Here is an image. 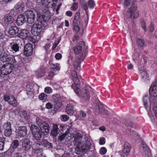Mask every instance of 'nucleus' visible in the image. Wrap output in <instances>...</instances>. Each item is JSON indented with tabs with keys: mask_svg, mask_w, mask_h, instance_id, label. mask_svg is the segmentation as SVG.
I'll return each instance as SVG.
<instances>
[{
	"mask_svg": "<svg viewBox=\"0 0 157 157\" xmlns=\"http://www.w3.org/2000/svg\"><path fill=\"white\" fill-rule=\"evenodd\" d=\"M30 129L36 141V142L37 144L44 147L49 146L48 147L51 146V144L49 143L47 140L43 139L41 140L42 133L46 135L47 133L43 132V131L40 129V128H39L37 126L34 124L31 125Z\"/></svg>",
	"mask_w": 157,
	"mask_h": 157,
	"instance_id": "obj_1",
	"label": "nucleus"
},
{
	"mask_svg": "<svg viewBox=\"0 0 157 157\" xmlns=\"http://www.w3.org/2000/svg\"><path fill=\"white\" fill-rule=\"evenodd\" d=\"M73 80L74 84L72 86V87L74 89L75 92L81 98L83 99L87 100L89 98L90 92L89 90L91 89V88L89 86H87L86 88L83 89L82 90L78 89L77 85L80 83L79 79L77 76L73 77Z\"/></svg>",
	"mask_w": 157,
	"mask_h": 157,
	"instance_id": "obj_2",
	"label": "nucleus"
},
{
	"mask_svg": "<svg viewBox=\"0 0 157 157\" xmlns=\"http://www.w3.org/2000/svg\"><path fill=\"white\" fill-rule=\"evenodd\" d=\"M137 7L136 4L132 5L130 8L124 11V16L126 17H130L133 19L137 18L139 16V12Z\"/></svg>",
	"mask_w": 157,
	"mask_h": 157,
	"instance_id": "obj_3",
	"label": "nucleus"
},
{
	"mask_svg": "<svg viewBox=\"0 0 157 157\" xmlns=\"http://www.w3.org/2000/svg\"><path fill=\"white\" fill-rule=\"evenodd\" d=\"M18 58L17 56H10L9 53L6 50L2 51L0 55V60L2 62H7L12 63H15L17 62Z\"/></svg>",
	"mask_w": 157,
	"mask_h": 157,
	"instance_id": "obj_4",
	"label": "nucleus"
},
{
	"mask_svg": "<svg viewBox=\"0 0 157 157\" xmlns=\"http://www.w3.org/2000/svg\"><path fill=\"white\" fill-rule=\"evenodd\" d=\"M85 44L83 41H81L77 44V46L74 47V50L76 54H78L82 51H83L81 56L80 55L79 57V61H82L86 56L87 53L85 52H84L85 49Z\"/></svg>",
	"mask_w": 157,
	"mask_h": 157,
	"instance_id": "obj_5",
	"label": "nucleus"
},
{
	"mask_svg": "<svg viewBox=\"0 0 157 157\" xmlns=\"http://www.w3.org/2000/svg\"><path fill=\"white\" fill-rule=\"evenodd\" d=\"M43 25H45V24L41 21L35 22L31 28V32L33 35L35 36L39 35L44 27Z\"/></svg>",
	"mask_w": 157,
	"mask_h": 157,
	"instance_id": "obj_6",
	"label": "nucleus"
},
{
	"mask_svg": "<svg viewBox=\"0 0 157 157\" xmlns=\"http://www.w3.org/2000/svg\"><path fill=\"white\" fill-rule=\"evenodd\" d=\"M44 120L43 117L39 116L36 117V122L40 127V129L43 131V132L48 133L49 130V126L47 123L44 121Z\"/></svg>",
	"mask_w": 157,
	"mask_h": 157,
	"instance_id": "obj_7",
	"label": "nucleus"
},
{
	"mask_svg": "<svg viewBox=\"0 0 157 157\" xmlns=\"http://www.w3.org/2000/svg\"><path fill=\"white\" fill-rule=\"evenodd\" d=\"M37 14L38 17L41 20L42 19L43 21L42 22L46 25V21L50 19V15L49 11L45 10L40 9L37 11Z\"/></svg>",
	"mask_w": 157,
	"mask_h": 157,
	"instance_id": "obj_8",
	"label": "nucleus"
},
{
	"mask_svg": "<svg viewBox=\"0 0 157 157\" xmlns=\"http://www.w3.org/2000/svg\"><path fill=\"white\" fill-rule=\"evenodd\" d=\"M14 67V65L13 64L6 63L2 67L0 70V73L4 75H9L12 72Z\"/></svg>",
	"mask_w": 157,
	"mask_h": 157,
	"instance_id": "obj_9",
	"label": "nucleus"
},
{
	"mask_svg": "<svg viewBox=\"0 0 157 157\" xmlns=\"http://www.w3.org/2000/svg\"><path fill=\"white\" fill-rule=\"evenodd\" d=\"M2 23L6 26H10L14 25V19L13 17L10 15H7L2 19Z\"/></svg>",
	"mask_w": 157,
	"mask_h": 157,
	"instance_id": "obj_10",
	"label": "nucleus"
},
{
	"mask_svg": "<svg viewBox=\"0 0 157 157\" xmlns=\"http://www.w3.org/2000/svg\"><path fill=\"white\" fill-rule=\"evenodd\" d=\"M140 146L141 149L143 150L142 152L144 157H151L150 151L146 144L142 142Z\"/></svg>",
	"mask_w": 157,
	"mask_h": 157,
	"instance_id": "obj_11",
	"label": "nucleus"
},
{
	"mask_svg": "<svg viewBox=\"0 0 157 157\" xmlns=\"http://www.w3.org/2000/svg\"><path fill=\"white\" fill-rule=\"evenodd\" d=\"M25 14L28 23H33L35 20V16L34 13L31 10H28L25 12Z\"/></svg>",
	"mask_w": 157,
	"mask_h": 157,
	"instance_id": "obj_12",
	"label": "nucleus"
},
{
	"mask_svg": "<svg viewBox=\"0 0 157 157\" xmlns=\"http://www.w3.org/2000/svg\"><path fill=\"white\" fill-rule=\"evenodd\" d=\"M33 48L32 44L29 43L27 44L25 46L24 54L26 56H29L33 54Z\"/></svg>",
	"mask_w": 157,
	"mask_h": 157,
	"instance_id": "obj_13",
	"label": "nucleus"
},
{
	"mask_svg": "<svg viewBox=\"0 0 157 157\" xmlns=\"http://www.w3.org/2000/svg\"><path fill=\"white\" fill-rule=\"evenodd\" d=\"M149 93L152 97H157V81H154L151 85L149 89Z\"/></svg>",
	"mask_w": 157,
	"mask_h": 157,
	"instance_id": "obj_14",
	"label": "nucleus"
},
{
	"mask_svg": "<svg viewBox=\"0 0 157 157\" xmlns=\"http://www.w3.org/2000/svg\"><path fill=\"white\" fill-rule=\"evenodd\" d=\"M3 128L4 130V133L5 136H10L12 133L11 124L10 123L7 122L5 123L3 125Z\"/></svg>",
	"mask_w": 157,
	"mask_h": 157,
	"instance_id": "obj_15",
	"label": "nucleus"
},
{
	"mask_svg": "<svg viewBox=\"0 0 157 157\" xmlns=\"http://www.w3.org/2000/svg\"><path fill=\"white\" fill-rule=\"evenodd\" d=\"M19 42H20V40H17L15 41L11 42L10 44L9 47L11 49V51L13 52H16L19 50V47L18 44H19Z\"/></svg>",
	"mask_w": 157,
	"mask_h": 157,
	"instance_id": "obj_16",
	"label": "nucleus"
},
{
	"mask_svg": "<svg viewBox=\"0 0 157 157\" xmlns=\"http://www.w3.org/2000/svg\"><path fill=\"white\" fill-rule=\"evenodd\" d=\"M27 132V130L26 127L21 126L18 128L17 133L19 136L23 137L26 135Z\"/></svg>",
	"mask_w": 157,
	"mask_h": 157,
	"instance_id": "obj_17",
	"label": "nucleus"
},
{
	"mask_svg": "<svg viewBox=\"0 0 157 157\" xmlns=\"http://www.w3.org/2000/svg\"><path fill=\"white\" fill-rule=\"evenodd\" d=\"M58 0H41L42 4L45 7L48 8L54 6L55 4L53 2Z\"/></svg>",
	"mask_w": 157,
	"mask_h": 157,
	"instance_id": "obj_18",
	"label": "nucleus"
},
{
	"mask_svg": "<svg viewBox=\"0 0 157 157\" xmlns=\"http://www.w3.org/2000/svg\"><path fill=\"white\" fill-rule=\"evenodd\" d=\"M124 147L123 152L124 154V156H127L130 152L131 146L129 143L125 142L124 144Z\"/></svg>",
	"mask_w": 157,
	"mask_h": 157,
	"instance_id": "obj_19",
	"label": "nucleus"
},
{
	"mask_svg": "<svg viewBox=\"0 0 157 157\" xmlns=\"http://www.w3.org/2000/svg\"><path fill=\"white\" fill-rule=\"evenodd\" d=\"M22 147L25 150H28L31 147L29 140L28 138L24 139L22 141Z\"/></svg>",
	"mask_w": 157,
	"mask_h": 157,
	"instance_id": "obj_20",
	"label": "nucleus"
},
{
	"mask_svg": "<svg viewBox=\"0 0 157 157\" xmlns=\"http://www.w3.org/2000/svg\"><path fill=\"white\" fill-rule=\"evenodd\" d=\"M26 21L25 16L22 14L19 15L16 20V23L18 25H21Z\"/></svg>",
	"mask_w": 157,
	"mask_h": 157,
	"instance_id": "obj_21",
	"label": "nucleus"
},
{
	"mask_svg": "<svg viewBox=\"0 0 157 157\" xmlns=\"http://www.w3.org/2000/svg\"><path fill=\"white\" fill-rule=\"evenodd\" d=\"M140 71L142 78L144 80H148L149 79L147 71L144 68L140 70Z\"/></svg>",
	"mask_w": 157,
	"mask_h": 157,
	"instance_id": "obj_22",
	"label": "nucleus"
},
{
	"mask_svg": "<svg viewBox=\"0 0 157 157\" xmlns=\"http://www.w3.org/2000/svg\"><path fill=\"white\" fill-rule=\"evenodd\" d=\"M66 112L70 116L73 115L75 112L73 106L71 104H68L66 108Z\"/></svg>",
	"mask_w": 157,
	"mask_h": 157,
	"instance_id": "obj_23",
	"label": "nucleus"
},
{
	"mask_svg": "<svg viewBox=\"0 0 157 157\" xmlns=\"http://www.w3.org/2000/svg\"><path fill=\"white\" fill-rule=\"evenodd\" d=\"M19 30L18 28L13 25L11 26L9 29V33L11 35H14L18 32Z\"/></svg>",
	"mask_w": 157,
	"mask_h": 157,
	"instance_id": "obj_24",
	"label": "nucleus"
},
{
	"mask_svg": "<svg viewBox=\"0 0 157 157\" xmlns=\"http://www.w3.org/2000/svg\"><path fill=\"white\" fill-rule=\"evenodd\" d=\"M19 145V141L17 140H14L11 144L9 151L12 152L14 151V149L16 148Z\"/></svg>",
	"mask_w": 157,
	"mask_h": 157,
	"instance_id": "obj_25",
	"label": "nucleus"
},
{
	"mask_svg": "<svg viewBox=\"0 0 157 157\" xmlns=\"http://www.w3.org/2000/svg\"><path fill=\"white\" fill-rule=\"evenodd\" d=\"M29 33L26 30H23L19 33V37L22 39H26L29 36Z\"/></svg>",
	"mask_w": 157,
	"mask_h": 157,
	"instance_id": "obj_26",
	"label": "nucleus"
},
{
	"mask_svg": "<svg viewBox=\"0 0 157 157\" xmlns=\"http://www.w3.org/2000/svg\"><path fill=\"white\" fill-rule=\"evenodd\" d=\"M59 128L57 124H54L51 130V134L54 137H56L58 134Z\"/></svg>",
	"mask_w": 157,
	"mask_h": 157,
	"instance_id": "obj_27",
	"label": "nucleus"
},
{
	"mask_svg": "<svg viewBox=\"0 0 157 157\" xmlns=\"http://www.w3.org/2000/svg\"><path fill=\"white\" fill-rule=\"evenodd\" d=\"M69 134L71 136H70L71 137L69 139H70L72 137H74L76 139H80L82 138L81 134L78 133L77 131L74 132L73 133H71V134L69 133Z\"/></svg>",
	"mask_w": 157,
	"mask_h": 157,
	"instance_id": "obj_28",
	"label": "nucleus"
},
{
	"mask_svg": "<svg viewBox=\"0 0 157 157\" xmlns=\"http://www.w3.org/2000/svg\"><path fill=\"white\" fill-rule=\"evenodd\" d=\"M86 149V148L83 146H82L81 144H80L79 146L76 147L75 149V152L77 154H80L81 152L85 151Z\"/></svg>",
	"mask_w": 157,
	"mask_h": 157,
	"instance_id": "obj_29",
	"label": "nucleus"
},
{
	"mask_svg": "<svg viewBox=\"0 0 157 157\" xmlns=\"http://www.w3.org/2000/svg\"><path fill=\"white\" fill-rule=\"evenodd\" d=\"M96 102L98 104V107L97 108L98 109V113L102 114L104 111V106L100 102H99V101H96Z\"/></svg>",
	"mask_w": 157,
	"mask_h": 157,
	"instance_id": "obj_30",
	"label": "nucleus"
},
{
	"mask_svg": "<svg viewBox=\"0 0 157 157\" xmlns=\"http://www.w3.org/2000/svg\"><path fill=\"white\" fill-rule=\"evenodd\" d=\"M80 13H76L73 21L74 25H78L80 23Z\"/></svg>",
	"mask_w": 157,
	"mask_h": 157,
	"instance_id": "obj_31",
	"label": "nucleus"
},
{
	"mask_svg": "<svg viewBox=\"0 0 157 157\" xmlns=\"http://www.w3.org/2000/svg\"><path fill=\"white\" fill-rule=\"evenodd\" d=\"M51 70L56 72L59 71L60 69V66L59 64L56 63L52 64L51 66Z\"/></svg>",
	"mask_w": 157,
	"mask_h": 157,
	"instance_id": "obj_32",
	"label": "nucleus"
},
{
	"mask_svg": "<svg viewBox=\"0 0 157 157\" xmlns=\"http://www.w3.org/2000/svg\"><path fill=\"white\" fill-rule=\"evenodd\" d=\"M24 6L21 3H18L14 7L17 12H21L24 10Z\"/></svg>",
	"mask_w": 157,
	"mask_h": 157,
	"instance_id": "obj_33",
	"label": "nucleus"
},
{
	"mask_svg": "<svg viewBox=\"0 0 157 157\" xmlns=\"http://www.w3.org/2000/svg\"><path fill=\"white\" fill-rule=\"evenodd\" d=\"M38 98L40 100L44 102L47 100V95L44 93H42L39 95Z\"/></svg>",
	"mask_w": 157,
	"mask_h": 157,
	"instance_id": "obj_34",
	"label": "nucleus"
},
{
	"mask_svg": "<svg viewBox=\"0 0 157 157\" xmlns=\"http://www.w3.org/2000/svg\"><path fill=\"white\" fill-rule=\"evenodd\" d=\"M10 104L14 106H16L17 105V102L15 98L13 96H11V98L9 101Z\"/></svg>",
	"mask_w": 157,
	"mask_h": 157,
	"instance_id": "obj_35",
	"label": "nucleus"
},
{
	"mask_svg": "<svg viewBox=\"0 0 157 157\" xmlns=\"http://www.w3.org/2000/svg\"><path fill=\"white\" fill-rule=\"evenodd\" d=\"M38 89H39V88ZM38 89L36 90H34L33 88H31L30 90H28V91L27 94L28 95H31V96H33V95L34 94L38 93Z\"/></svg>",
	"mask_w": 157,
	"mask_h": 157,
	"instance_id": "obj_36",
	"label": "nucleus"
},
{
	"mask_svg": "<svg viewBox=\"0 0 157 157\" xmlns=\"http://www.w3.org/2000/svg\"><path fill=\"white\" fill-rule=\"evenodd\" d=\"M5 138L3 137H0V150L2 151L4 149Z\"/></svg>",
	"mask_w": 157,
	"mask_h": 157,
	"instance_id": "obj_37",
	"label": "nucleus"
},
{
	"mask_svg": "<svg viewBox=\"0 0 157 157\" xmlns=\"http://www.w3.org/2000/svg\"><path fill=\"white\" fill-rule=\"evenodd\" d=\"M36 75L38 78H41L43 76L44 73L43 70L41 68L38 69L36 72Z\"/></svg>",
	"mask_w": 157,
	"mask_h": 157,
	"instance_id": "obj_38",
	"label": "nucleus"
},
{
	"mask_svg": "<svg viewBox=\"0 0 157 157\" xmlns=\"http://www.w3.org/2000/svg\"><path fill=\"white\" fill-rule=\"evenodd\" d=\"M69 134L68 133L67 131H66L65 133L58 136V140L59 141H61L64 140L65 137L67 135L69 136Z\"/></svg>",
	"mask_w": 157,
	"mask_h": 157,
	"instance_id": "obj_39",
	"label": "nucleus"
},
{
	"mask_svg": "<svg viewBox=\"0 0 157 157\" xmlns=\"http://www.w3.org/2000/svg\"><path fill=\"white\" fill-rule=\"evenodd\" d=\"M35 153L37 154V157H45V156L43 154L41 149H37L35 151Z\"/></svg>",
	"mask_w": 157,
	"mask_h": 157,
	"instance_id": "obj_40",
	"label": "nucleus"
},
{
	"mask_svg": "<svg viewBox=\"0 0 157 157\" xmlns=\"http://www.w3.org/2000/svg\"><path fill=\"white\" fill-rule=\"evenodd\" d=\"M130 135L134 140H136L139 138V136L135 132L132 131L131 132Z\"/></svg>",
	"mask_w": 157,
	"mask_h": 157,
	"instance_id": "obj_41",
	"label": "nucleus"
},
{
	"mask_svg": "<svg viewBox=\"0 0 157 157\" xmlns=\"http://www.w3.org/2000/svg\"><path fill=\"white\" fill-rule=\"evenodd\" d=\"M52 101L54 102H56L60 99V96L58 94H54L52 96Z\"/></svg>",
	"mask_w": 157,
	"mask_h": 157,
	"instance_id": "obj_42",
	"label": "nucleus"
},
{
	"mask_svg": "<svg viewBox=\"0 0 157 157\" xmlns=\"http://www.w3.org/2000/svg\"><path fill=\"white\" fill-rule=\"evenodd\" d=\"M73 67L76 69L79 70L80 69V66L79 65V62L77 60L75 61L73 63Z\"/></svg>",
	"mask_w": 157,
	"mask_h": 157,
	"instance_id": "obj_43",
	"label": "nucleus"
},
{
	"mask_svg": "<svg viewBox=\"0 0 157 157\" xmlns=\"http://www.w3.org/2000/svg\"><path fill=\"white\" fill-rule=\"evenodd\" d=\"M22 115L24 119L26 120H28L30 118V116L29 113L25 111H23L22 112Z\"/></svg>",
	"mask_w": 157,
	"mask_h": 157,
	"instance_id": "obj_44",
	"label": "nucleus"
},
{
	"mask_svg": "<svg viewBox=\"0 0 157 157\" xmlns=\"http://www.w3.org/2000/svg\"><path fill=\"white\" fill-rule=\"evenodd\" d=\"M137 43L140 47H143L144 45V41L143 40L138 39L137 40Z\"/></svg>",
	"mask_w": 157,
	"mask_h": 157,
	"instance_id": "obj_45",
	"label": "nucleus"
},
{
	"mask_svg": "<svg viewBox=\"0 0 157 157\" xmlns=\"http://www.w3.org/2000/svg\"><path fill=\"white\" fill-rule=\"evenodd\" d=\"M123 5L126 6H129L131 2V0H120Z\"/></svg>",
	"mask_w": 157,
	"mask_h": 157,
	"instance_id": "obj_46",
	"label": "nucleus"
},
{
	"mask_svg": "<svg viewBox=\"0 0 157 157\" xmlns=\"http://www.w3.org/2000/svg\"><path fill=\"white\" fill-rule=\"evenodd\" d=\"M107 151V149L106 148L104 147H101L99 151V153L101 155H104L105 154Z\"/></svg>",
	"mask_w": 157,
	"mask_h": 157,
	"instance_id": "obj_47",
	"label": "nucleus"
},
{
	"mask_svg": "<svg viewBox=\"0 0 157 157\" xmlns=\"http://www.w3.org/2000/svg\"><path fill=\"white\" fill-rule=\"evenodd\" d=\"M44 91L47 94H50L52 93V90L50 87L47 86L45 88Z\"/></svg>",
	"mask_w": 157,
	"mask_h": 157,
	"instance_id": "obj_48",
	"label": "nucleus"
},
{
	"mask_svg": "<svg viewBox=\"0 0 157 157\" xmlns=\"http://www.w3.org/2000/svg\"><path fill=\"white\" fill-rule=\"evenodd\" d=\"M60 119L62 121H66L69 119V117L65 115H61L60 116Z\"/></svg>",
	"mask_w": 157,
	"mask_h": 157,
	"instance_id": "obj_49",
	"label": "nucleus"
},
{
	"mask_svg": "<svg viewBox=\"0 0 157 157\" xmlns=\"http://www.w3.org/2000/svg\"><path fill=\"white\" fill-rule=\"evenodd\" d=\"M88 5L89 7L91 8L94 7L95 6L94 2L92 0H90L88 2Z\"/></svg>",
	"mask_w": 157,
	"mask_h": 157,
	"instance_id": "obj_50",
	"label": "nucleus"
},
{
	"mask_svg": "<svg viewBox=\"0 0 157 157\" xmlns=\"http://www.w3.org/2000/svg\"><path fill=\"white\" fill-rule=\"evenodd\" d=\"M105 139L104 137H102L99 139V144L101 145H103L105 143Z\"/></svg>",
	"mask_w": 157,
	"mask_h": 157,
	"instance_id": "obj_51",
	"label": "nucleus"
},
{
	"mask_svg": "<svg viewBox=\"0 0 157 157\" xmlns=\"http://www.w3.org/2000/svg\"><path fill=\"white\" fill-rule=\"evenodd\" d=\"M55 72L53 71H51H51H50L48 74V76L49 77V79H51L54 76L55 74H54Z\"/></svg>",
	"mask_w": 157,
	"mask_h": 157,
	"instance_id": "obj_52",
	"label": "nucleus"
},
{
	"mask_svg": "<svg viewBox=\"0 0 157 157\" xmlns=\"http://www.w3.org/2000/svg\"><path fill=\"white\" fill-rule=\"evenodd\" d=\"M78 7V5L77 3H74L73 4L72 6L71 7V10H75L77 9Z\"/></svg>",
	"mask_w": 157,
	"mask_h": 157,
	"instance_id": "obj_53",
	"label": "nucleus"
},
{
	"mask_svg": "<svg viewBox=\"0 0 157 157\" xmlns=\"http://www.w3.org/2000/svg\"><path fill=\"white\" fill-rule=\"evenodd\" d=\"M11 96H9L7 95H5L4 97V100L6 101H8L9 102V101L10 100L11 98Z\"/></svg>",
	"mask_w": 157,
	"mask_h": 157,
	"instance_id": "obj_54",
	"label": "nucleus"
},
{
	"mask_svg": "<svg viewBox=\"0 0 157 157\" xmlns=\"http://www.w3.org/2000/svg\"><path fill=\"white\" fill-rule=\"evenodd\" d=\"M45 107L47 109H50L52 108L53 105L51 103L48 102L46 104Z\"/></svg>",
	"mask_w": 157,
	"mask_h": 157,
	"instance_id": "obj_55",
	"label": "nucleus"
},
{
	"mask_svg": "<svg viewBox=\"0 0 157 157\" xmlns=\"http://www.w3.org/2000/svg\"><path fill=\"white\" fill-rule=\"evenodd\" d=\"M75 26L73 28V31L76 33H78L79 30V28L78 25H74Z\"/></svg>",
	"mask_w": 157,
	"mask_h": 157,
	"instance_id": "obj_56",
	"label": "nucleus"
},
{
	"mask_svg": "<svg viewBox=\"0 0 157 157\" xmlns=\"http://www.w3.org/2000/svg\"><path fill=\"white\" fill-rule=\"evenodd\" d=\"M51 47V45L50 44H47L45 45L44 47L46 51L47 52L48 51L49 49Z\"/></svg>",
	"mask_w": 157,
	"mask_h": 157,
	"instance_id": "obj_57",
	"label": "nucleus"
},
{
	"mask_svg": "<svg viewBox=\"0 0 157 157\" xmlns=\"http://www.w3.org/2000/svg\"><path fill=\"white\" fill-rule=\"evenodd\" d=\"M62 56V55L60 53H57L55 55V57L56 59L59 60L61 58Z\"/></svg>",
	"mask_w": 157,
	"mask_h": 157,
	"instance_id": "obj_58",
	"label": "nucleus"
},
{
	"mask_svg": "<svg viewBox=\"0 0 157 157\" xmlns=\"http://www.w3.org/2000/svg\"><path fill=\"white\" fill-rule=\"evenodd\" d=\"M59 42V41H58L57 42L56 41L54 42L52 48V50H54L56 48V47L58 44Z\"/></svg>",
	"mask_w": 157,
	"mask_h": 157,
	"instance_id": "obj_59",
	"label": "nucleus"
},
{
	"mask_svg": "<svg viewBox=\"0 0 157 157\" xmlns=\"http://www.w3.org/2000/svg\"><path fill=\"white\" fill-rule=\"evenodd\" d=\"M141 25L142 28L144 29L146 31L147 30L146 27V25L144 21H143L141 22Z\"/></svg>",
	"mask_w": 157,
	"mask_h": 157,
	"instance_id": "obj_60",
	"label": "nucleus"
},
{
	"mask_svg": "<svg viewBox=\"0 0 157 157\" xmlns=\"http://www.w3.org/2000/svg\"><path fill=\"white\" fill-rule=\"evenodd\" d=\"M5 36L4 34L1 33L0 32V40L1 41V40H3L4 41V39H6L5 38Z\"/></svg>",
	"mask_w": 157,
	"mask_h": 157,
	"instance_id": "obj_61",
	"label": "nucleus"
},
{
	"mask_svg": "<svg viewBox=\"0 0 157 157\" xmlns=\"http://www.w3.org/2000/svg\"><path fill=\"white\" fill-rule=\"evenodd\" d=\"M55 157H70V154L68 153H64L63 155L60 157L57 155Z\"/></svg>",
	"mask_w": 157,
	"mask_h": 157,
	"instance_id": "obj_62",
	"label": "nucleus"
},
{
	"mask_svg": "<svg viewBox=\"0 0 157 157\" xmlns=\"http://www.w3.org/2000/svg\"><path fill=\"white\" fill-rule=\"evenodd\" d=\"M154 30V25L152 24H151L149 28V30L151 32H153Z\"/></svg>",
	"mask_w": 157,
	"mask_h": 157,
	"instance_id": "obj_63",
	"label": "nucleus"
},
{
	"mask_svg": "<svg viewBox=\"0 0 157 157\" xmlns=\"http://www.w3.org/2000/svg\"><path fill=\"white\" fill-rule=\"evenodd\" d=\"M13 157H22V156L21 153H16L14 154Z\"/></svg>",
	"mask_w": 157,
	"mask_h": 157,
	"instance_id": "obj_64",
	"label": "nucleus"
}]
</instances>
